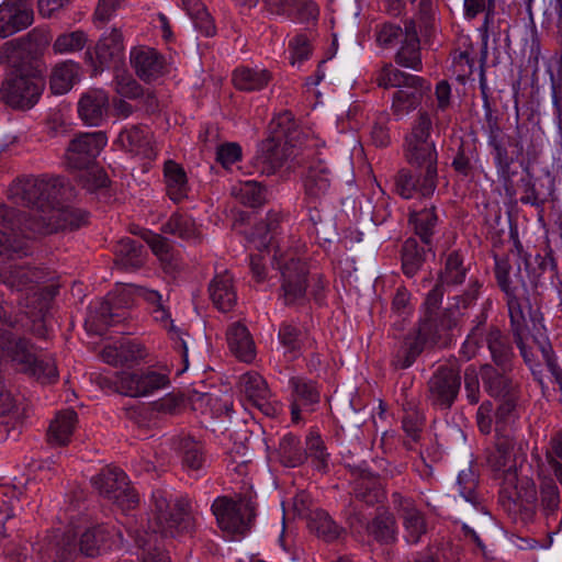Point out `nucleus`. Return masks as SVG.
Masks as SVG:
<instances>
[{
    "label": "nucleus",
    "instance_id": "31",
    "mask_svg": "<svg viewBox=\"0 0 562 562\" xmlns=\"http://www.w3.org/2000/svg\"><path fill=\"white\" fill-rule=\"evenodd\" d=\"M34 21V11L31 7L4 0L0 4V37H9L27 29Z\"/></svg>",
    "mask_w": 562,
    "mask_h": 562
},
{
    "label": "nucleus",
    "instance_id": "44",
    "mask_svg": "<svg viewBox=\"0 0 562 562\" xmlns=\"http://www.w3.org/2000/svg\"><path fill=\"white\" fill-rule=\"evenodd\" d=\"M229 350L241 361L250 362L255 358V344L248 328L234 323L227 329Z\"/></svg>",
    "mask_w": 562,
    "mask_h": 562
},
{
    "label": "nucleus",
    "instance_id": "3",
    "mask_svg": "<svg viewBox=\"0 0 562 562\" xmlns=\"http://www.w3.org/2000/svg\"><path fill=\"white\" fill-rule=\"evenodd\" d=\"M0 349L16 366L43 384L58 380L55 358L48 355L36 356L33 345L23 337H18L12 330L0 328Z\"/></svg>",
    "mask_w": 562,
    "mask_h": 562
},
{
    "label": "nucleus",
    "instance_id": "62",
    "mask_svg": "<svg viewBox=\"0 0 562 562\" xmlns=\"http://www.w3.org/2000/svg\"><path fill=\"white\" fill-rule=\"evenodd\" d=\"M180 449L182 453V463L187 469L199 471L203 468L206 457L204 447L201 442L192 438H184L181 440Z\"/></svg>",
    "mask_w": 562,
    "mask_h": 562
},
{
    "label": "nucleus",
    "instance_id": "34",
    "mask_svg": "<svg viewBox=\"0 0 562 562\" xmlns=\"http://www.w3.org/2000/svg\"><path fill=\"white\" fill-rule=\"evenodd\" d=\"M426 344L415 329L409 330L393 347L390 361L392 368L395 370L408 369L423 353Z\"/></svg>",
    "mask_w": 562,
    "mask_h": 562
},
{
    "label": "nucleus",
    "instance_id": "40",
    "mask_svg": "<svg viewBox=\"0 0 562 562\" xmlns=\"http://www.w3.org/2000/svg\"><path fill=\"white\" fill-rule=\"evenodd\" d=\"M351 484L353 496L367 505L381 503L385 497L381 480L368 471L359 472Z\"/></svg>",
    "mask_w": 562,
    "mask_h": 562
},
{
    "label": "nucleus",
    "instance_id": "41",
    "mask_svg": "<svg viewBox=\"0 0 562 562\" xmlns=\"http://www.w3.org/2000/svg\"><path fill=\"white\" fill-rule=\"evenodd\" d=\"M501 290L506 295V302L508 307L509 321H510V333L519 338L520 335H526L528 331L527 318L525 313V305L519 300L518 295H515V288L512 286L505 278L499 277Z\"/></svg>",
    "mask_w": 562,
    "mask_h": 562
},
{
    "label": "nucleus",
    "instance_id": "33",
    "mask_svg": "<svg viewBox=\"0 0 562 562\" xmlns=\"http://www.w3.org/2000/svg\"><path fill=\"white\" fill-rule=\"evenodd\" d=\"M515 248L517 257L524 262L525 270L535 286L539 284L540 278L546 271L557 272L558 263L553 257L552 249L548 245L533 256L524 251L520 241L515 243Z\"/></svg>",
    "mask_w": 562,
    "mask_h": 562
},
{
    "label": "nucleus",
    "instance_id": "8",
    "mask_svg": "<svg viewBox=\"0 0 562 562\" xmlns=\"http://www.w3.org/2000/svg\"><path fill=\"white\" fill-rule=\"evenodd\" d=\"M432 121L427 111L420 110L405 137L404 156L414 169L426 172V178L438 177V153L430 134Z\"/></svg>",
    "mask_w": 562,
    "mask_h": 562
},
{
    "label": "nucleus",
    "instance_id": "20",
    "mask_svg": "<svg viewBox=\"0 0 562 562\" xmlns=\"http://www.w3.org/2000/svg\"><path fill=\"white\" fill-rule=\"evenodd\" d=\"M106 143L108 137L101 131L78 134L67 148L66 158L69 167L74 169L90 167Z\"/></svg>",
    "mask_w": 562,
    "mask_h": 562
},
{
    "label": "nucleus",
    "instance_id": "1",
    "mask_svg": "<svg viewBox=\"0 0 562 562\" xmlns=\"http://www.w3.org/2000/svg\"><path fill=\"white\" fill-rule=\"evenodd\" d=\"M68 186L60 177L54 176H24L18 178L9 188V199L27 212H20L0 203V224L12 232L0 231V256L9 259L22 258L29 255L26 243L15 233L27 237L30 231L25 227V220L42 217L50 210L54 203L66 198Z\"/></svg>",
    "mask_w": 562,
    "mask_h": 562
},
{
    "label": "nucleus",
    "instance_id": "29",
    "mask_svg": "<svg viewBox=\"0 0 562 562\" xmlns=\"http://www.w3.org/2000/svg\"><path fill=\"white\" fill-rule=\"evenodd\" d=\"M265 9L293 22L310 23L319 15L318 5L312 0H262Z\"/></svg>",
    "mask_w": 562,
    "mask_h": 562
},
{
    "label": "nucleus",
    "instance_id": "47",
    "mask_svg": "<svg viewBox=\"0 0 562 562\" xmlns=\"http://www.w3.org/2000/svg\"><path fill=\"white\" fill-rule=\"evenodd\" d=\"M307 527L312 533L325 542H334L345 533V529L323 509L311 512Z\"/></svg>",
    "mask_w": 562,
    "mask_h": 562
},
{
    "label": "nucleus",
    "instance_id": "24",
    "mask_svg": "<svg viewBox=\"0 0 562 562\" xmlns=\"http://www.w3.org/2000/svg\"><path fill=\"white\" fill-rule=\"evenodd\" d=\"M499 498L508 510L520 512L530 517L535 513L537 502V488L532 480L525 477L516 480L512 484H502Z\"/></svg>",
    "mask_w": 562,
    "mask_h": 562
},
{
    "label": "nucleus",
    "instance_id": "50",
    "mask_svg": "<svg viewBox=\"0 0 562 562\" xmlns=\"http://www.w3.org/2000/svg\"><path fill=\"white\" fill-rule=\"evenodd\" d=\"M521 397H509L496 400L498 402L495 413V432L496 436L515 435L513 432L516 423L519 419L518 403Z\"/></svg>",
    "mask_w": 562,
    "mask_h": 562
},
{
    "label": "nucleus",
    "instance_id": "54",
    "mask_svg": "<svg viewBox=\"0 0 562 562\" xmlns=\"http://www.w3.org/2000/svg\"><path fill=\"white\" fill-rule=\"evenodd\" d=\"M368 533L381 544H390L396 541L397 524L394 515L383 510L368 524Z\"/></svg>",
    "mask_w": 562,
    "mask_h": 562
},
{
    "label": "nucleus",
    "instance_id": "61",
    "mask_svg": "<svg viewBox=\"0 0 562 562\" xmlns=\"http://www.w3.org/2000/svg\"><path fill=\"white\" fill-rule=\"evenodd\" d=\"M153 316L156 322H159L164 325L165 328L168 329L170 338L175 341V348L178 349L181 353L182 360L188 366V348L184 339L182 338V333L179 328H177L171 318L170 313L168 310L165 308V306L156 305V307H153Z\"/></svg>",
    "mask_w": 562,
    "mask_h": 562
},
{
    "label": "nucleus",
    "instance_id": "26",
    "mask_svg": "<svg viewBox=\"0 0 562 562\" xmlns=\"http://www.w3.org/2000/svg\"><path fill=\"white\" fill-rule=\"evenodd\" d=\"M303 184L305 207L315 209L330 189V171L327 165L321 159L311 161Z\"/></svg>",
    "mask_w": 562,
    "mask_h": 562
},
{
    "label": "nucleus",
    "instance_id": "23",
    "mask_svg": "<svg viewBox=\"0 0 562 562\" xmlns=\"http://www.w3.org/2000/svg\"><path fill=\"white\" fill-rule=\"evenodd\" d=\"M458 319L450 310L441 313L428 312L414 328L424 342L447 346L452 339V330L457 327Z\"/></svg>",
    "mask_w": 562,
    "mask_h": 562
},
{
    "label": "nucleus",
    "instance_id": "32",
    "mask_svg": "<svg viewBox=\"0 0 562 562\" xmlns=\"http://www.w3.org/2000/svg\"><path fill=\"white\" fill-rule=\"evenodd\" d=\"M116 143L126 151L144 158H155L153 133L144 125H133L121 131Z\"/></svg>",
    "mask_w": 562,
    "mask_h": 562
},
{
    "label": "nucleus",
    "instance_id": "35",
    "mask_svg": "<svg viewBox=\"0 0 562 562\" xmlns=\"http://www.w3.org/2000/svg\"><path fill=\"white\" fill-rule=\"evenodd\" d=\"M146 356L142 344L130 338L106 345L101 352L102 360L111 366H126L138 362Z\"/></svg>",
    "mask_w": 562,
    "mask_h": 562
},
{
    "label": "nucleus",
    "instance_id": "12",
    "mask_svg": "<svg viewBox=\"0 0 562 562\" xmlns=\"http://www.w3.org/2000/svg\"><path fill=\"white\" fill-rule=\"evenodd\" d=\"M102 389L113 390L125 396L142 397L165 389L170 383L167 374L154 370L116 373L113 379L100 378Z\"/></svg>",
    "mask_w": 562,
    "mask_h": 562
},
{
    "label": "nucleus",
    "instance_id": "51",
    "mask_svg": "<svg viewBox=\"0 0 562 562\" xmlns=\"http://www.w3.org/2000/svg\"><path fill=\"white\" fill-rule=\"evenodd\" d=\"M539 508L547 522L557 521L561 509V494L555 481L546 477L539 486Z\"/></svg>",
    "mask_w": 562,
    "mask_h": 562
},
{
    "label": "nucleus",
    "instance_id": "18",
    "mask_svg": "<svg viewBox=\"0 0 562 562\" xmlns=\"http://www.w3.org/2000/svg\"><path fill=\"white\" fill-rule=\"evenodd\" d=\"M86 59L90 63L94 76L104 69H119L124 63L122 32L113 29L108 35L102 36L93 50L86 52Z\"/></svg>",
    "mask_w": 562,
    "mask_h": 562
},
{
    "label": "nucleus",
    "instance_id": "60",
    "mask_svg": "<svg viewBox=\"0 0 562 562\" xmlns=\"http://www.w3.org/2000/svg\"><path fill=\"white\" fill-rule=\"evenodd\" d=\"M415 7V18L418 20L419 30L424 37V44L429 43L435 33V7L434 0H407Z\"/></svg>",
    "mask_w": 562,
    "mask_h": 562
},
{
    "label": "nucleus",
    "instance_id": "48",
    "mask_svg": "<svg viewBox=\"0 0 562 562\" xmlns=\"http://www.w3.org/2000/svg\"><path fill=\"white\" fill-rule=\"evenodd\" d=\"M469 270L470 265L465 263L464 254L461 250H452L446 256L438 281L446 286L461 285L465 281Z\"/></svg>",
    "mask_w": 562,
    "mask_h": 562
},
{
    "label": "nucleus",
    "instance_id": "11",
    "mask_svg": "<svg viewBox=\"0 0 562 562\" xmlns=\"http://www.w3.org/2000/svg\"><path fill=\"white\" fill-rule=\"evenodd\" d=\"M257 503L249 492L239 495L237 501L227 496L217 497L212 504V512L221 529L229 533H244L256 517Z\"/></svg>",
    "mask_w": 562,
    "mask_h": 562
},
{
    "label": "nucleus",
    "instance_id": "57",
    "mask_svg": "<svg viewBox=\"0 0 562 562\" xmlns=\"http://www.w3.org/2000/svg\"><path fill=\"white\" fill-rule=\"evenodd\" d=\"M429 251L425 246H419L413 237L407 238L402 247V270L403 273L413 278L422 269L426 261V252Z\"/></svg>",
    "mask_w": 562,
    "mask_h": 562
},
{
    "label": "nucleus",
    "instance_id": "19",
    "mask_svg": "<svg viewBox=\"0 0 562 562\" xmlns=\"http://www.w3.org/2000/svg\"><path fill=\"white\" fill-rule=\"evenodd\" d=\"M514 368H497L491 363L480 367L484 392L492 398L521 397V384L513 375Z\"/></svg>",
    "mask_w": 562,
    "mask_h": 562
},
{
    "label": "nucleus",
    "instance_id": "52",
    "mask_svg": "<svg viewBox=\"0 0 562 562\" xmlns=\"http://www.w3.org/2000/svg\"><path fill=\"white\" fill-rule=\"evenodd\" d=\"M291 398L293 402L302 404L303 407H311L319 403L321 391L317 382L302 375H295L289 380Z\"/></svg>",
    "mask_w": 562,
    "mask_h": 562
},
{
    "label": "nucleus",
    "instance_id": "30",
    "mask_svg": "<svg viewBox=\"0 0 562 562\" xmlns=\"http://www.w3.org/2000/svg\"><path fill=\"white\" fill-rule=\"evenodd\" d=\"M239 390L246 401L257 407L266 415H273L276 409L272 406L271 391L267 381L258 372L250 371L239 378Z\"/></svg>",
    "mask_w": 562,
    "mask_h": 562
},
{
    "label": "nucleus",
    "instance_id": "28",
    "mask_svg": "<svg viewBox=\"0 0 562 562\" xmlns=\"http://www.w3.org/2000/svg\"><path fill=\"white\" fill-rule=\"evenodd\" d=\"M507 145L513 148L516 159L533 164L542 153V136L528 124H517L514 133L507 137Z\"/></svg>",
    "mask_w": 562,
    "mask_h": 562
},
{
    "label": "nucleus",
    "instance_id": "25",
    "mask_svg": "<svg viewBox=\"0 0 562 562\" xmlns=\"http://www.w3.org/2000/svg\"><path fill=\"white\" fill-rule=\"evenodd\" d=\"M438 187V177L434 175L428 179L426 172L400 169L394 176V192L405 200L415 196L430 198Z\"/></svg>",
    "mask_w": 562,
    "mask_h": 562
},
{
    "label": "nucleus",
    "instance_id": "63",
    "mask_svg": "<svg viewBox=\"0 0 562 562\" xmlns=\"http://www.w3.org/2000/svg\"><path fill=\"white\" fill-rule=\"evenodd\" d=\"M375 42L382 48H393L404 38L405 25L394 22H383L375 26Z\"/></svg>",
    "mask_w": 562,
    "mask_h": 562
},
{
    "label": "nucleus",
    "instance_id": "37",
    "mask_svg": "<svg viewBox=\"0 0 562 562\" xmlns=\"http://www.w3.org/2000/svg\"><path fill=\"white\" fill-rule=\"evenodd\" d=\"M109 97L103 90H90L78 102L80 119L88 125L99 126L106 114Z\"/></svg>",
    "mask_w": 562,
    "mask_h": 562
},
{
    "label": "nucleus",
    "instance_id": "58",
    "mask_svg": "<svg viewBox=\"0 0 562 562\" xmlns=\"http://www.w3.org/2000/svg\"><path fill=\"white\" fill-rule=\"evenodd\" d=\"M278 456L284 467L296 468L305 462L307 452L302 448L299 437L286 434L280 440Z\"/></svg>",
    "mask_w": 562,
    "mask_h": 562
},
{
    "label": "nucleus",
    "instance_id": "4",
    "mask_svg": "<svg viewBox=\"0 0 562 562\" xmlns=\"http://www.w3.org/2000/svg\"><path fill=\"white\" fill-rule=\"evenodd\" d=\"M374 80L380 88L391 87L413 88L412 93L396 90L392 98L393 114L402 117L419 106L424 97L430 91V82L417 75L401 70L392 63H385L375 71Z\"/></svg>",
    "mask_w": 562,
    "mask_h": 562
},
{
    "label": "nucleus",
    "instance_id": "45",
    "mask_svg": "<svg viewBox=\"0 0 562 562\" xmlns=\"http://www.w3.org/2000/svg\"><path fill=\"white\" fill-rule=\"evenodd\" d=\"M438 222L439 218L435 205L409 213V223L413 225L415 235L428 247L429 251L432 249V237Z\"/></svg>",
    "mask_w": 562,
    "mask_h": 562
},
{
    "label": "nucleus",
    "instance_id": "55",
    "mask_svg": "<svg viewBox=\"0 0 562 562\" xmlns=\"http://www.w3.org/2000/svg\"><path fill=\"white\" fill-rule=\"evenodd\" d=\"M278 339L285 349V353L291 355L292 359L299 358L306 342V334L293 322L284 321L280 324Z\"/></svg>",
    "mask_w": 562,
    "mask_h": 562
},
{
    "label": "nucleus",
    "instance_id": "13",
    "mask_svg": "<svg viewBox=\"0 0 562 562\" xmlns=\"http://www.w3.org/2000/svg\"><path fill=\"white\" fill-rule=\"evenodd\" d=\"M528 443L515 435L496 436L495 446L487 452L486 464L502 484H512L517 475V459L526 457Z\"/></svg>",
    "mask_w": 562,
    "mask_h": 562
},
{
    "label": "nucleus",
    "instance_id": "46",
    "mask_svg": "<svg viewBox=\"0 0 562 562\" xmlns=\"http://www.w3.org/2000/svg\"><path fill=\"white\" fill-rule=\"evenodd\" d=\"M78 423V415L72 409H66L56 415L47 430V440L53 446L69 443Z\"/></svg>",
    "mask_w": 562,
    "mask_h": 562
},
{
    "label": "nucleus",
    "instance_id": "6",
    "mask_svg": "<svg viewBox=\"0 0 562 562\" xmlns=\"http://www.w3.org/2000/svg\"><path fill=\"white\" fill-rule=\"evenodd\" d=\"M46 280V272L27 262H8L0 268V283L11 291L32 293L21 305L32 308L33 316H43L48 308V300L40 285Z\"/></svg>",
    "mask_w": 562,
    "mask_h": 562
},
{
    "label": "nucleus",
    "instance_id": "49",
    "mask_svg": "<svg viewBox=\"0 0 562 562\" xmlns=\"http://www.w3.org/2000/svg\"><path fill=\"white\" fill-rule=\"evenodd\" d=\"M161 232L192 243H199L202 239L201 229L195 221L190 215L179 212L169 217L161 226Z\"/></svg>",
    "mask_w": 562,
    "mask_h": 562
},
{
    "label": "nucleus",
    "instance_id": "27",
    "mask_svg": "<svg viewBox=\"0 0 562 562\" xmlns=\"http://www.w3.org/2000/svg\"><path fill=\"white\" fill-rule=\"evenodd\" d=\"M391 497L394 508L403 519L406 541L412 544L419 542L427 531L424 514L416 507L413 498L405 497L398 492H394Z\"/></svg>",
    "mask_w": 562,
    "mask_h": 562
},
{
    "label": "nucleus",
    "instance_id": "42",
    "mask_svg": "<svg viewBox=\"0 0 562 562\" xmlns=\"http://www.w3.org/2000/svg\"><path fill=\"white\" fill-rule=\"evenodd\" d=\"M487 145L496 168L497 177L505 184L513 181L516 171L512 169L515 156H510L507 149L504 135L488 137Z\"/></svg>",
    "mask_w": 562,
    "mask_h": 562
},
{
    "label": "nucleus",
    "instance_id": "59",
    "mask_svg": "<svg viewBox=\"0 0 562 562\" xmlns=\"http://www.w3.org/2000/svg\"><path fill=\"white\" fill-rule=\"evenodd\" d=\"M78 67L72 61H64L55 66L50 75V89L55 94L68 92L77 78Z\"/></svg>",
    "mask_w": 562,
    "mask_h": 562
},
{
    "label": "nucleus",
    "instance_id": "2",
    "mask_svg": "<svg viewBox=\"0 0 562 562\" xmlns=\"http://www.w3.org/2000/svg\"><path fill=\"white\" fill-rule=\"evenodd\" d=\"M8 66L0 87V100L12 110L27 111L38 102L44 91L42 70L32 63Z\"/></svg>",
    "mask_w": 562,
    "mask_h": 562
},
{
    "label": "nucleus",
    "instance_id": "64",
    "mask_svg": "<svg viewBox=\"0 0 562 562\" xmlns=\"http://www.w3.org/2000/svg\"><path fill=\"white\" fill-rule=\"evenodd\" d=\"M236 196L244 205L258 207L267 201V190L257 181H246L236 191Z\"/></svg>",
    "mask_w": 562,
    "mask_h": 562
},
{
    "label": "nucleus",
    "instance_id": "43",
    "mask_svg": "<svg viewBox=\"0 0 562 562\" xmlns=\"http://www.w3.org/2000/svg\"><path fill=\"white\" fill-rule=\"evenodd\" d=\"M166 193L171 201L180 203L188 198L189 184L184 169L173 160H167L164 166Z\"/></svg>",
    "mask_w": 562,
    "mask_h": 562
},
{
    "label": "nucleus",
    "instance_id": "39",
    "mask_svg": "<svg viewBox=\"0 0 562 562\" xmlns=\"http://www.w3.org/2000/svg\"><path fill=\"white\" fill-rule=\"evenodd\" d=\"M114 265L122 271L139 269L146 259L144 246L130 237L123 238L114 247Z\"/></svg>",
    "mask_w": 562,
    "mask_h": 562
},
{
    "label": "nucleus",
    "instance_id": "17",
    "mask_svg": "<svg viewBox=\"0 0 562 562\" xmlns=\"http://www.w3.org/2000/svg\"><path fill=\"white\" fill-rule=\"evenodd\" d=\"M461 387V375L451 366H439L427 382V400L437 409L449 411Z\"/></svg>",
    "mask_w": 562,
    "mask_h": 562
},
{
    "label": "nucleus",
    "instance_id": "16",
    "mask_svg": "<svg viewBox=\"0 0 562 562\" xmlns=\"http://www.w3.org/2000/svg\"><path fill=\"white\" fill-rule=\"evenodd\" d=\"M93 486L105 498L123 510L132 509L138 503V494L130 486L127 475L117 467H105L92 479Z\"/></svg>",
    "mask_w": 562,
    "mask_h": 562
},
{
    "label": "nucleus",
    "instance_id": "53",
    "mask_svg": "<svg viewBox=\"0 0 562 562\" xmlns=\"http://www.w3.org/2000/svg\"><path fill=\"white\" fill-rule=\"evenodd\" d=\"M404 415L402 418V428L406 435L404 446L413 450L422 438L425 418L414 403L407 402L403 405Z\"/></svg>",
    "mask_w": 562,
    "mask_h": 562
},
{
    "label": "nucleus",
    "instance_id": "7",
    "mask_svg": "<svg viewBox=\"0 0 562 562\" xmlns=\"http://www.w3.org/2000/svg\"><path fill=\"white\" fill-rule=\"evenodd\" d=\"M474 322L475 325L462 345L464 357L467 359L474 357L484 340L491 356L490 363L492 366L514 368L516 355L508 336L495 325L485 328L486 315L484 313H481Z\"/></svg>",
    "mask_w": 562,
    "mask_h": 562
},
{
    "label": "nucleus",
    "instance_id": "56",
    "mask_svg": "<svg viewBox=\"0 0 562 562\" xmlns=\"http://www.w3.org/2000/svg\"><path fill=\"white\" fill-rule=\"evenodd\" d=\"M232 80L236 89L250 92L263 89L271 80V74L266 69L239 67L234 70Z\"/></svg>",
    "mask_w": 562,
    "mask_h": 562
},
{
    "label": "nucleus",
    "instance_id": "22",
    "mask_svg": "<svg viewBox=\"0 0 562 562\" xmlns=\"http://www.w3.org/2000/svg\"><path fill=\"white\" fill-rule=\"evenodd\" d=\"M130 64L135 75L146 83H151L168 72V64L165 56L157 49L146 45L132 47Z\"/></svg>",
    "mask_w": 562,
    "mask_h": 562
},
{
    "label": "nucleus",
    "instance_id": "36",
    "mask_svg": "<svg viewBox=\"0 0 562 562\" xmlns=\"http://www.w3.org/2000/svg\"><path fill=\"white\" fill-rule=\"evenodd\" d=\"M207 291L213 305L223 313L232 311L237 302L234 278L227 270L214 276Z\"/></svg>",
    "mask_w": 562,
    "mask_h": 562
},
{
    "label": "nucleus",
    "instance_id": "9",
    "mask_svg": "<svg viewBox=\"0 0 562 562\" xmlns=\"http://www.w3.org/2000/svg\"><path fill=\"white\" fill-rule=\"evenodd\" d=\"M293 116L290 112H284L277 120L276 124L280 127V131L274 135L263 139L259 145L254 158L255 168L262 175H274L288 162V168H295L296 165H301V160L297 158L295 148L290 145L283 138L290 131V127L285 126L291 124Z\"/></svg>",
    "mask_w": 562,
    "mask_h": 562
},
{
    "label": "nucleus",
    "instance_id": "10",
    "mask_svg": "<svg viewBox=\"0 0 562 562\" xmlns=\"http://www.w3.org/2000/svg\"><path fill=\"white\" fill-rule=\"evenodd\" d=\"M281 272L280 297L286 306L303 305L307 300L308 267L300 250H285L278 257Z\"/></svg>",
    "mask_w": 562,
    "mask_h": 562
},
{
    "label": "nucleus",
    "instance_id": "15",
    "mask_svg": "<svg viewBox=\"0 0 562 562\" xmlns=\"http://www.w3.org/2000/svg\"><path fill=\"white\" fill-rule=\"evenodd\" d=\"M89 214L70 205L54 203L42 217L25 220V227L33 234L49 235L59 231H74L88 223Z\"/></svg>",
    "mask_w": 562,
    "mask_h": 562
},
{
    "label": "nucleus",
    "instance_id": "14",
    "mask_svg": "<svg viewBox=\"0 0 562 562\" xmlns=\"http://www.w3.org/2000/svg\"><path fill=\"white\" fill-rule=\"evenodd\" d=\"M50 42L47 31L33 29L26 35L9 41L0 48L1 65H21L32 63L40 69L38 60Z\"/></svg>",
    "mask_w": 562,
    "mask_h": 562
},
{
    "label": "nucleus",
    "instance_id": "21",
    "mask_svg": "<svg viewBox=\"0 0 562 562\" xmlns=\"http://www.w3.org/2000/svg\"><path fill=\"white\" fill-rule=\"evenodd\" d=\"M405 36L398 43V48L394 54L395 67L412 69L414 71L423 70L422 38L424 40L418 20L408 18L404 20Z\"/></svg>",
    "mask_w": 562,
    "mask_h": 562
},
{
    "label": "nucleus",
    "instance_id": "5",
    "mask_svg": "<svg viewBox=\"0 0 562 562\" xmlns=\"http://www.w3.org/2000/svg\"><path fill=\"white\" fill-rule=\"evenodd\" d=\"M151 513L153 519L148 522L151 533L175 537L193 527L190 499L180 497L172 503L171 495L165 490L153 492Z\"/></svg>",
    "mask_w": 562,
    "mask_h": 562
},
{
    "label": "nucleus",
    "instance_id": "38",
    "mask_svg": "<svg viewBox=\"0 0 562 562\" xmlns=\"http://www.w3.org/2000/svg\"><path fill=\"white\" fill-rule=\"evenodd\" d=\"M114 531L106 525L87 528L80 536L79 550L87 557H95L111 549Z\"/></svg>",
    "mask_w": 562,
    "mask_h": 562
}]
</instances>
